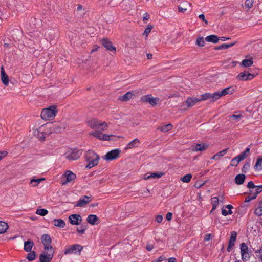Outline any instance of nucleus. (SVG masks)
Here are the masks:
<instances>
[{
	"instance_id": "obj_2",
	"label": "nucleus",
	"mask_w": 262,
	"mask_h": 262,
	"mask_svg": "<svg viewBox=\"0 0 262 262\" xmlns=\"http://www.w3.org/2000/svg\"><path fill=\"white\" fill-rule=\"evenodd\" d=\"M57 113L56 107L51 106L48 108H43L41 113V117L43 120H49L53 119Z\"/></svg>"
},
{
	"instance_id": "obj_45",
	"label": "nucleus",
	"mask_w": 262,
	"mask_h": 262,
	"mask_svg": "<svg viewBox=\"0 0 262 262\" xmlns=\"http://www.w3.org/2000/svg\"><path fill=\"white\" fill-rule=\"evenodd\" d=\"M192 175L187 174L181 178V180L184 183H188L191 181Z\"/></svg>"
},
{
	"instance_id": "obj_33",
	"label": "nucleus",
	"mask_w": 262,
	"mask_h": 262,
	"mask_svg": "<svg viewBox=\"0 0 262 262\" xmlns=\"http://www.w3.org/2000/svg\"><path fill=\"white\" fill-rule=\"evenodd\" d=\"M235 43H236V42H234L233 43H231L229 44L224 43V44H222L221 45L216 47L215 48V50H223V49H226L229 48L233 47V46H234L235 45Z\"/></svg>"
},
{
	"instance_id": "obj_46",
	"label": "nucleus",
	"mask_w": 262,
	"mask_h": 262,
	"mask_svg": "<svg viewBox=\"0 0 262 262\" xmlns=\"http://www.w3.org/2000/svg\"><path fill=\"white\" fill-rule=\"evenodd\" d=\"M196 44L199 47H204L205 45L204 39L203 37H198Z\"/></svg>"
},
{
	"instance_id": "obj_55",
	"label": "nucleus",
	"mask_w": 262,
	"mask_h": 262,
	"mask_svg": "<svg viewBox=\"0 0 262 262\" xmlns=\"http://www.w3.org/2000/svg\"><path fill=\"white\" fill-rule=\"evenodd\" d=\"M91 135L95 137L97 139L101 140L102 133H101L100 132H93L91 133Z\"/></svg>"
},
{
	"instance_id": "obj_39",
	"label": "nucleus",
	"mask_w": 262,
	"mask_h": 262,
	"mask_svg": "<svg viewBox=\"0 0 262 262\" xmlns=\"http://www.w3.org/2000/svg\"><path fill=\"white\" fill-rule=\"evenodd\" d=\"M64 129V127L60 126L59 124L54 125L52 127V130L55 133H61Z\"/></svg>"
},
{
	"instance_id": "obj_13",
	"label": "nucleus",
	"mask_w": 262,
	"mask_h": 262,
	"mask_svg": "<svg viewBox=\"0 0 262 262\" xmlns=\"http://www.w3.org/2000/svg\"><path fill=\"white\" fill-rule=\"evenodd\" d=\"M236 88L235 86H231L227 87L220 92H217L219 94V99L222 96H225L226 95H231L234 93L236 91Z\"/></svg>"
},
{
	"instance_id": "obj_27",
	"label": "nucleus",
	"mask_w": 262,
	"mask_h": 262,
	"mask_svg": "<svg viewBox=\"0 0 262 262\" xmlns=\"http://www.w3.org/2000/svg\"><path fill=\"white\" fill-rule=\"evenodd\" d=\"M255 208L254 210V214L258 216H260L262 215V200L258 203L257 206H255Z\"/></svg>"
},
{
	"instance_id": "obj_63",
	"label": "nucleus",
	"mask_w": 262,
	"mask_h": 262,
	"mask_svg": "<svg viewBox=\"0 0 262 262\" xmlns=\"http://www.w3.org/2000/svg\"><path fill=\"white\" fill-rule=\"evenodd\" d=\"M143 21L148 20L149 19V15L147 13H145L143 15Z\"/></svg>"
},
{
	"instance_id": "obj_23",
	"label": "nucleus",
	"mask_w": 262,
	"mask_h": 262,
	"mask_svg": "<svg viewBox=\"0 0 262 262\" xmlns=\"http://www.w3.org/2000/svg\"><path fill=\"white\" fill-rule=\"evenodd\" d=\"M163 176L162 173H147L144 176L145 180H148L149 179H158L161 178Z\"/></svg>"
},
{
	"instance_id": "obj_38",
	"label": "nucleus",
	"mask_w": 262,
	"mask_h": 262,
	"mask_svg": "<svg viewBox=\"0 0 262 262\" xmlns=\"http://www.w3.org/2000/svg\"><path fill=\"white\" fill-rule=\"evenodd\" d=\"M254 168L256 170H261L262 169V158L258 157L256 163L254 166Z\"/></svg>"
},
{
	"instance_id": "obj_48",
	"label": "nucleus",
	"mask_w": 262,
	"mask_h": 262,
	"mask_svg": "<svg viewBox=\"0 0 262 262\" xmlns=\"http://www.w3.org/2000/svg\"><path fill=\"white\" fill-rule=\"evenodd\" d=\"M243 117V115L241 114L235 115L233 114L229 116V119L231 120H235L237 121H238L241 118Z\"/></svg>"
},
{
	"instance_id": "obj_7",
	"label": "nucleus",
	"mask_w": 262,
	"mask_h": 262,
	"mask_svg": "<svg viewBox=\"0 0 262 262\" xmlns=\"http://www.w3.org/2000/svg\"><path fill=\"white\" fill-rule=\"evenodd\" d=\"M41 240L44 246V250L54 251L51 245V238L49 234H45L41 236Z\"/></svg>"
},
{
	"instance_id": "obj_26",
	"label": "nucleus",
	"mask_w": 262,
	"mask_h": 262,
	"mask_svg": "<svg viewBox=\"0 0 262 262\" xmlns=\"http://www.w3.org/2000/svg\"><path fill=\"white\" fill-rule=\"evenodd\" d=\"M219 40H220V38L218 37L215 35H211L207 36L205 38V40L207 42H212L214 43H217Z\"/></svg>"
},
{
	"instance_id": "obj_30",
	"label": "nucleus",
	"mask_w": 262,
	"mask_h": 262,
	"mask_svg": "<svg viewBox=\"0 0 262 262\" xmlns=\"http://www.w3.org/2000/svg\"><path fill=\"white\" fill-rule=\"evenodd\" d=\"M253 63L252 58H250L249 59H245L243 60L241 63L240 64L241 66L245 68H248L252 65Z\"/></svg>"
},
{
	"instance_id": "obj_14",
	"label": "nucleus",
	"mask_w": 262,
	"mask_h": 262,
	"mask_svg": "<svg viewBox=\"0 0 262 262\" xmlns=\"http://www.w3.org/2000/svg\"><path fill=\"white\" fill-rule=\"evenodd\" d=\"M236 77L239 80L246 81L252 79L254 77V75L248 71H244L241 72Z\"/></svg>"
},
{
	"instance_id": "obj_20",
	"label": "nucleus",
	"mask_w": 262,
	"mask_h": 262,
	"mask_svg": "<svg viewBox=\"0 0 262 262\" xmlns=\"http://www.w3.org/2000/svg\"><path fill=\"white\" fill-rule=\"evenodd\" d=\"M140 144V140L138 138L134 139L133 141L128 143L125 149H130L135 147H137Z\"/></svg>"
},
{
	"instance_id": "obj_25",
	"label": "nucleus",
	"mask_w": 262,
	"mask_h": 262,
	"mask_svg": "<svg viewBox=\"0 0 262 262\" xmlns=\"http://www.w3.org/2000/svg\"><path fill=\"white\" fill-rule=\"evenodd\" d=\"M225 208L228 209V210H226L224 208L222 209V214L223 215L226 216L229 214H232L233 213V212L232 211L231 209L233 208V207L231 205H227L225 206Z\"/></svg>"
},
{
	"instance_id": "obj_62",
	"label": "nucleus",
	"mask_w": 262,
	"mask_h": 262,
	"mask_svg": "<svg viewBox=\"0 0 262 262\" xmlns=\"http://www.w3.org/2000/svg\"><path fill=\"white\" fill-rule=\"evenodd\" d=\"M172 214L171 212H168L166 215V219L168 221L171 220Z\"/></svg>"
},
{
	"instance_id": "obj_22",
	"label": "nucleus",
	"mask_w": 262,
	"mask_h": 262,
	"mask_svg": "<svg viewBox=\"0 0 262 262\" xmlns=\"http://www.w3.org/2000/svg\"><path fill=\"white\" fill-rule=\"evenodd\" d=\"M1 79L5 85H8L9 83V78L8 75L5 72L4 67L3 66L1 67Z\"/></svg>"
},
{
	"instance_id": "obj_5",
	"label": "nucleus",
	"mask_w": 262,
	"mask_h": 262,
	"mask_svg": "<svg viewBox=\"0 0 262 262\" xmlns=\"http://www.w3.org/2000/svg\"><path fill=\"white\" fill-rule=\"evenodd\" d=\"M82 154V151L77 149H71L64 155V158L69 161L77 160Z\"/></svg>"
},
{
	"instance_id": "obj_15",
	"label": "nucleus",
	"mask_w": 262,
	"mask_h": 262,
	"mask_svg": "<svg viewBox=\"0 0 262 262\" xmlns=\"http://www.w3.org/2000/svg\"><path fill=\"white\" fill-rule=\"evenodd\" d=\"M92 200L91 196L84 195L79 199L75 206L80 207H84L87 204L89 203Z\"/></svg>"
},
{
	"instance_id": "obj_43",
	"label": "nucleus",
	"mask_w": 262,
	"mask_h": 262,
	"mask_svg": "<svg viewBox=\"0 0 262 262\" xmlns=\"http://www.w3.org/2000/svg\"><path fill=\"white\" fill-rule=\"evenodd\" d=\"M254 189H255L254 190H252L253 195H255L256 198L258 194L262 191V185L256 186Z\"/></svg>"
},
{
	"instance_id": "obj_49",
	"label": "nucleus",
	"mask_w": 262,
	"mask_h": 262,
	"mask_svg": "<svg viewBox=\"0 0 262 262\" xmlns=\"http://www.w3.org/2000/svg\"><path fill=\"white\" fill-rule=\"evenodd\" d=\"M241 161V160H238V159H237V157L236 156V157H235L231 160L230 165L231 166L236 167L237 166V165L239 164V163Z\"/></svg>"
},
{
	"instance_id": "obj_51",
	"label": "nucleus",
	"mask_w": 262,
	"mask_h": 262,
	"mask_svg": "<svg viewBox=\"0 0 262 262\" xmlns=\"http://www.w3.org/2000/svg\"><path fill=\"white\" fill-rule=\"evenodd\" d=\"M86 229V226L82 224L80 227L77 228V231L80 234H83Z\"/></svg>"
},
{
	"instance_id": "obj_21",
	"label": "nucleus",
	"mask_w": 262,
	"mask_h": 262,
	"mask_svg": "<svg viewBox=\"0 0 262 262\" xmlns=\"http://www.w3.org/2000/svg\"><path fill=\"white\" fill-rule=\"evenodd\" d=\"M201 101L200 98L188 97L186 100V103L188 107H191L194 106L197 102Z\"/></svg>"
},
{
	"instance_id": "obj_37",
	"label": "nucleus",
	"mask_w": 262,
	"mask_h": 262,
	"mask_svg": "<svg viewBox=\"0 0 262 262\" xmlns=\"http://www.w3.org/2000/svg\"><path fill=\"white\" fill-rule=\"evenodd\" d=\"M237 233L235 231H232L231 234L230 238L229 240V244L230 245H234L236 239Z\"/></svg>"
},
{
	"instance_id": "obj_9",
	"label": "nucleus",
	"mask_w": 262,
	"mask_h": 262,
	"mask_svg": "<svg viewBox=\"0 0 262 262\" xmlns=\"http://www.w3.org/2000/svg\"><path fill=\"white\" fill-rule=\"evenodd\" d=\"M241 253L242 259L244 261H247L250 259V254L249 253L248 247L245 243H242L240 245Z\"/></svg>"
},
{
	"instance_id": "obj_50",
	"label": "nucleus",
	"mask_w": 262,
	"mask_h": 262,
	"mask_svg": "<svg viewBox=\"0 0 262 262\" xmlns=\"http://www.w3.org/2000/svg\"><path fill=\"white\" fill-rule=\"evenodd\" d=\"M253 0H246L245 3V7L249 10L253 7Z\"/></svg>"
},
{
	"instance_id": "obj_11",
	"label": "nucleus",
	"mask_w": 262,
	"mask_h": 262,
	"mask_svg": "<svg viewBox=\"0 0 262 262\" xmlns=\"http://www.w3.org/2000/svg\"><path fill=\"white\" fill-rule=\"evenodd\" d=\"M218 93L214 92L213 93H206L201 95L200 98L201 101L206 100L207 99H210L211 102H214L219 99Z\"/></svg>"
},
{
	"instance_id": "obj_41",
	"label": "nucleus",
	"mask_w": 262,
	"mask_h": 262,
	"mask_svg": "<svg viewBox=\"0 0 262 262\" xmlns=\"http://www.w3.org/2000/svg\"><path fill=\"white\" fill-rule=\"evenodd\" d=\"M43 180H45L44 178L32 179L30 182V184H31L32 186L34 187L38 185V184Z\"/></svg>"
},
{
	"instance_id": "obj_32",
	"label": "nucleus",
	"mask_w": 262,
	"mask_h": 262,
	"mask_svg": "<svg viewBox=\"0 0 262 262\" xmlns=\"http://www.w3.org/2000/svg\"><path fill=\"white\" fill-rule=\"evenodd\" d=\"M228 150V148H226L224 150H221L214 155L213 157H212L211 159L213 160H219L220 157H223L225 155H226Z\"/></svg>"
},
{
	"instance_id": "obj_16",
	"label": "nucleus",
	"mask_w": 262,
	"mask_h": 262,
	"mask_svg": "<svg viewBox=\"0 0 262 262\" xmlns=\"http://www.w3.org/2000/svg\"><path fill=\"white\" fill-rule=\"evenodd\" d=\"M69 221L72 225H78L82 221V217L80 214H73L69 216Z\"/></svg>"
},
{
	"instance_id": "obj_8",
	"label": "nucleus",
	"mask_w": 262,
	"mask_h": 262,
	"mask_svg": "<svg viewBox=\"0 0 262 262\" xmlns=\"http://www.w3.org/2000/svg\"><path fill=\"white\" fill-rule=\"evenodd\" d=\"M141 101L144 103L147 102L152 106H155L159 103V99L157 97H153L150 94H148L142 96L141 97Z\"/></svg>"
},
{
	"instance_id": "obj_3",
	"label": "nucleus",
	"mask_w": 262,
	"mask_h": 262,
	"mask_svg": "<svg viewBox=\"0 0 262 262\" xmlns=\"http://www.w3.org/2000/svg\"><path fill=\"white\" fill-rule=\"evenodd\" d=\"M89 125L92 128H96V129L101 130H105L108 127V125L106 122H102L96 119L90 120L89 122Z\"/></svg>"
},
{
	"instance_id": "obj_36",
	"label": "nucleus",
	"mask_w": 262,
	"mask_h": 262,
	"mask_svg": "<svg viewBox=\"0 0 262 262\" xmlns=\"http://www.w3.org/2000/svg\"><path fill=\"white\" fill-rule=\"evenodd\" d=\"M8 228V225L6 222L0 221V234L5 232Z\"/></svg>"
},
{
	"instance_id": "obj_56",
	"label": "nucleus",
	"mask_w": 262,
	"mask_h": 262,
	"mask_svg": "<svg viewBox=\"0 0 262 262\" xmlns=\"http://www.w3.org/2000/svg\"><path fill=\"white\" fill-rule=\"evenodd\" d=\"M114 136L112 135H109L105 134H102L101 140H104V141H109L111 140V137H112Z\"/></svg>"
},
{
	"instance_id": "obj_28",
	"label": "nucleus",
	"mask_w": 262,
	"mask_h": 262,
	"mask_svg": "<svg viewBox=\"0 0 262 262\" xmlns=\"http://www.w3.org/2000/svg\"><path fill=\"white\" fill-rule=\"evenodd\" d=\"M34 246V243L31 241H27L24 242V249L25 251L29 252L31 251L32 248Z\"/></svg>"
},
{
	"instance_id": "obj_61",
	"label": "nucleus",
	"mask_w": 262,
	"mask_h": 262,
	"mask_svg": "<svg viewBox=\"0 0 262 262\" xmlns=\"http://www.w3.org/2000/svg\"><path fill=\"white\" fill-rule=\"evenodd\" d=\"M163 216L161 215H158L157 216L156 218V221L157 222L160 223L162 222Z\"/></svg>"
},
{
	"instance_id": "obj_52",
	"label": "nucleus",
	"mask_w": 262,
	"mask_h": 262,
	"mask_svg": "<svg viewBox=\"0 0 262 262\" xmlns=\"http://www.w3.org/2000/svg\"><path fill=\"white\" fill-rule=\"evenodd\" d=\"M254 199H255V195H253V190H250L249 194L246 198L245 202H249L251 200H253Z\"/></svg>"
},
{
	"instance_id": "obj_47",
	"label": "nucleus",
	"mask_w": 262,
	"mask_h": 262,
	"mask_svg": "<svg viewBox=\"0 0 262 262\" xmlns=\"http://www.w3.org/2000/svg\"><path fill=\"white\" fill-rule=\"evenodd\" d=\"M48 213V210L45 209H37L36 211V213L37 214L41 216H45L47 215Z\"/></svg>"
},
{
	"instance_id": "obj_24",
	"label": "nucleus",
	"mask_w": 262,
	"mask_h": 262,
	"mask_svg": "<svg viewBox=\"0 0 262 262\" xmlns=\"http://www.w3.org/2000/svg\"><path fill=\"white\" fill-rule=\"evenodd\" d=\"M134 94L131 92H128L122 96H119V100L121 101H127L133 98Z\"/></svg>"
},
{
	"instance_id": "obj_60",
	"label": "nucleus",
	"mask_w": 262,
	"mask_h": 262,
	"mask_svg": "<svg viewBox=\"0 0 262 262\" xmlns=\"http://www.w3.org/2000/svg\"><path fill=\"white\" fill-rule=\"evenodd\" d=\"M199 18L202 20L206 24H208L207 20L205 18V15L203 14H201L199 15Z\"/></svg>"
},
{
	"instance_id": "obj_29",
	"label": "nucleus",
	"mask_w": 262,
	"mask_h": 262,
	"mask_svg": "<svg viewBox=\"0 0 262 262\" xmlns=\"http://www.w3.org/2000/svg\"><path fill=\"white\" fill-rule=\"evenodd\" d=\"M245 175L244 174H238L235 178V182L237 185H241L243 184L245 179Z\"/></svg>"
},
{
	"instance_id": "obj_40",
	"label": "nucleus",
	"mask_w": 262,
	"mask_h": 262,
	"mask_svg": "<svg viewBox=\"0 0 262 262\" xmlns=\"http://www.w3.org/2000/svg\"><path fill=\"white\" fill-rule=\"evenodd\" d=\"M172 125L171 124H168L166 125L161 126L159 129L163 132H167L169 130H170L172 129Z\"/></svg>"
},
{
	"instance_id": "obj_35",
	"label": "nucleus",
	"mask_w": 262,
	"mask_h": 262,
	"mask_svg": "<svg viewBox=\"0 0 262 262\" xmlns=\"http://www.w3.org/2000/svg\"><path fill=\"white\" fill-rule=\"evenodd\" d=\"M211 204L212 205V208L211 211V213L219 205V199L217 197H213L211 199Z\"/></svg>"
},
{
	"instance_id": "obj_18",
	"label": "nucleus",
	"mask_w": 262,
	"mask_h": 262,
	"mask_svg": "<svg viewBox=\"0 0 262 262\" xmlns=\"http://www.w3.org/2000/svg\"><path fill=\"white\" fill-rule=\"evenodd\" d=\"M101 44L107 50L114 52H116V48L112 45V43L107 38H103L102 39Z\"/></svg>"
},
{
	"instance_id": "obj_1",
	"label": "nucleus",
	"mask_w": 262,
	"mask_h": 262,
	"mask_svg": "<svg viewBox=\"0 0 262 262\" xmlns=\"http://www.w3.org/2000/svg\"><path fill=\"white\" fill-rule=\"evenodd\" d=\"M85 159L88 164L86 168L90 169L98 165L99 160V156L93 150H88L85 154Z\"/></svg>"
},
{
	"instance_id": "obj_53",
	"label": "nucleus",
	"mask_w": 262,
	"mask_h": 262,
	"mask_svg": "<svg viewBox=\"0 0 262 262\" xmlns=\"http://www.w3.org/2000/svg\"><path fill=\"white\" fill-rule=\"evenodd\" d=\"M250 168V164L249 162H246L243 166L242 171L244 173H246Z\"/></svg>"
},
{
	"instance_id": "obj_57",
	"label": "nucleus",
	"mask_w": 262,
	"mask_h": 262,
	"mask_svg": "<svg viewBox=\"0 0 262 262\" xmlns=\"http://www.w3.org/2000/svg\"><path fill=\"white\" fill-rule=\"evenodd\" d=\"M250 148L247 147L246 148L245 150L241 153L242 156L245 159L249 155L250 152Z\"/></svg>"
},
{
	"instance_id": "obj_54",
	"label": "nucleus",
	"mask_w": 262,
	"mask_h": 262,
	"mask_svg": "<svg viewBox=\"0 0 262 262\" xmlns=\"http://www.w3.org/2000/svg\"><path fill=\"white\" fill-rule=\"evenodd\" d=\"M152 28H153L152 26L148 25L147 26V27L145 29L143 34V35H145L146 37L148 36V34L151 32V30Z\"/></svg>"
},
{
	"instance_id": "obj_42",
	"label": "nucleus",
	"mask_w": 262,
	"mask_h": 262,
	"mask_svg": "<svg viewBox=\"0 0 262 262\" xmlns=\"http://www.w3.org/2000/svg\"><path fill=\"white\" fill-rule=\"evenodd\" d=\"M255 253L256 258L259 259L262 262V247L259 249L255 250Z\"/></svg>"
},
{
	"instance_id": "obj_10",
	"label": "nucleus",
	"mask_w": 262,
	"mask_h": 262,
	"mask_svg": "<svg viewBox=\"0 0 262 262\" xmlns=\"http://www.w3.org/2000/svg\"><path fill=\"white\" fill-rule=\"evenodd\" d=\"M76 178V174L71 171H67L61 180V184L62 185H66L68 183H70L75 180Z\"/></svg>"
},
{
	"instance_id": "obj_64",
	"label": "nucleus",
	"mask_w": 262,
	"mask_h": 262,
	"mask_svg": "<svg viewBox=\"0 0 262 262\" xmlns=\"http://www.w3.org/2000/svg\"><path fill=\"white\" fill-rule=\"evenodd\" d=\"M146 248L147 251H151L154 248V246L151 244H147V246H146Z\"/></svg>"
},
{
	"instance_id": "obj_59",
	"label": "nucleus",
	"mask_w": 262,
	"mask_h": 262,
	"mask_svg": "<svg viewBox=\"0 0 262 262\" xmlns=\"http://www.w3.org/2000/svg\"><path fill=\"white\" fill-rule=\"evenodd\" d=\"M8 152L6 151H0V161L7 156Z\"/></svg>"
},
{
	"instance_id": "obj_58",
	"label": "nucleus",
	"mask_w": 262,
	"mask_h": 262,
	"mask_svg": "<svg viewBox=\"0 0 262 262\" xmlns=\"http://www.w3.org/2000/svg\"><path fill=\"white\" fill-rule=\"evenodd\" d=\"M256 187L252 181H250L247 184V187L249 189H254Z\"/></svg>"
},
{
	"instance_id": "obj_4",
	"label": "nucleus",
	"mask_w": 262,
	"mask_h": 262,
	"mask_svg": "<svg viewBox=\"0 0 262 262\" xmlns=\"http://www.w3.org/2000/svg\"><path fill=\"white\" fill-rule=\"evenodd\" d=\"M83 249V247L79 244H74L67 247L64 251L65 255L74 254L80 255V252Z\"/></svg>"
},
{
	"instance_id": "obj_31",
	"label": "nucleus",
	"mask_w": 262,
	"mask_h": 262,
	"mask_svg": "<svg viewBox=\"0 0 262 262\" xmlns=\"http://www.w3.org/2000/svg\"><path fill=\"white\" fill-rule=\"evenodd\" d=\"M189 6H190V4L189 2L187 1L183 2L178 6V10L180 12L184 13L187 10V7Z\"/></svg>"
},
{
	"instance_id": "obj_6",
	"label": "nucleus",
	"mask_w": 262,
	"mask_h": 262,
	"mask_svg": "<svg viewBox=\"0 0 262 262\" xmlns=\"http://www.w3.org/2000/svg\"><path fill=\"white\" fill-rule=\"evenodd\" d=\"M54 251L44 250L39 255L40 262H50L54 256Z\"/></svg>"
},
{
	"instance_id": "obj_17",
	"label": "nucleus",
	"mask_w": 262,
	"mask_h": 262,
	"mask_svg": "<svg viewBox=\"0 0 262 262\" xmlns=\"http://www.w3.org/2000/svg\"><path fill=\"white\" fill-rule=\"evenodd\" d=\"M120 150L119 149H113L108 152L105 156V159L112 160L116 159L119 156Z\"/></svg>"
},
{
	"instance_id": "obj_34",
	"label": "nucleus",
	"mask_w": 262,
	"mask_h": 262,
	"mask_svg": "<svg viewBox=\"0 0 262 262\" xmlns=\"http://www.w3.org/2000/svg\"><path fill=\"white\" fill-rule=\"evenodd\" d=\"M54 225L59 228H63L66 226L64 221L61 219L54 220Z\"/></svg>"
},
{
	"instance_id": "obj_12",
	"label": "nucleus",
	"mask_w": 262,
	"mask_h": 262,
	"mask_svg": "<svg viewBox=\"0 0 262 262\" xmlns=\"http://www.w3.org/2000/svg\"><path fill=\"white\" fill-rule=\"evenodd\" d=\"M209 144L206 143L201 142L193 145L191 150L193 151H204L208 149Z\"/></svg>"
},
{
	"instance_id": "obj_44",
	"label": "nucleus",
	"mask_w": 262,
	"mask_h": 262,
	"mask_svg": "<svg viewBox=\"0 0 262 262\" xmlns=\"http://www.w3.org/2000/svg\"><path fill=\"white\" fill-rule=\"evenodd\" d=\"M36 257V254L34 251H29V253L27 254V258L29 261L33 260Z\"/></svg>"
},
{
	"instance_id": "obj_19",
	"label": "nucleus",
	"mask_w": 262,
	"mask_h": 262,
	"mask_svg": "<svg viewBox=\"0 0 262 262\" xmlns=\"http://www.w3.org/2000/svg\"><path fill=\"white\" fill-rule=\"evenodd\" d=\"M87 222L91 225H95L99 223V219L96 215H89L86 219Z\"/></svg>"
}]
</instances>
